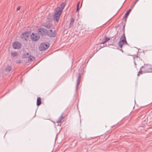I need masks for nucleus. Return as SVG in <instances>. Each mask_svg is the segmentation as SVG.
Wrapping results in <instances>:
<instances>
[{
    "label": "nucleus",
    "instance_id": "3",
    "mask_svg": "<svg viewBox=\"0 0 152 152\" xmlns=\"http://www.w3.org/2000/svg\"><path fill=\"white\" fill-rule=\"evenodd\" d=\"M47 30L44 28H41L37 30V33L39 35L41 36L47 35Z\"/></svg>",
    "mask_w": 152,
    "mask_h": 152
},
{
    "label": "nucleus",
    "instance_id": "6",
    "mask_svg": "<svg viewBox=\"0 0 152 152\" xmlns=\"http://www.w3.org/2000/svg\"><path fill=\"white\" fill-rule=\"evenodd\" d=\"M47 35L50 37H54L56 35V34L55 30H52L51 29L50 31L47 30Z\"/></svg>",
    "mask_w": 152,
    "mask_h": 152
},
{
    "label": "nucleus",
    "instance_id": "31",
    "mask_svg": "<svg viewBox=\"0 0 152 152\" xmlns=\"http://www.w3.org/2000/svg\"><path fill=\"white\" fill-rule=\"evenodd\" d=\"M109 45H112V46H114V45L112 43V44H109L108 45V46H109Z\"/></svg>",
    "mask_w": 152,
    "mask_h": 152
},
{
    "label": "nucleus",
    "instance_id": "23",
    "mask_svg": "<svg viewBox=\"0 0 152 152\" xmlns=\"http://www.w3.org/2000/svg\"><path fill=\"white\" fill-rule=\"evenodd\" d=\"M142 67L140 68V71L138 72V73L137 74V76H139L140 75V74H142Z\"/></svg>",
    "mask_w": 152,
    "mask_h": 152
},
{
    "label": "nucleus",
    "instance_id": "35",
    "mask_svg": "<svg viewBox=\"0 0 152 152\" xmlns=\"http://www.w3.org/2000/svg\"><path fill=\"white\" fill-rule=\"evenodd\" d=\"M122 48H121V49H120V50L122 52H123V50H122Z\"/></svg>",
    "mask_w": 152,
    "mask_h": 152
},
{
    "label": "nucleus",
    "instance_id": "13",
    "mask_svg": "<svg viewBox=\"0 0 152 152\" xmlns=\"http://www.w3.org/2000/svg\"><path fill=\"white\" fill-rule=\"evenodd\" d=\"M110 39V38H108L106 36H105L104 38L102 40V43H101V44H104L106 42L108 41Z\"/></svg>",
    "mask_w": 152,
    "mask_h": 152
},
{
    "label": "nucleus",
    "instance_id": "19",
    "mask_svg": "<svg viewBox=\"0 0 152 152\" xmlns=\"http://www.w3.org/2000/svg\"><path fill=\"white\" fill-rule=\"evenodd\" d=\"M74 22V20L73 18H72L71 19L70 24L69 25V28H70L71 27L73 26V24Z\"/></svg>",
    "mask_w": 152,
    "mask_h": 152
},
{
    "label": "nucleus",
    "instance_id": "8",
    "mask_svg": "<svg viewBox=\"0 0 152 152\" xmlns=\"http://www.w3.org/2000/svg\"><path fill=\"white\" fill-rule=\"evenodd\" d=\"M31 38L33 41H37L38 40L40 37L38 36L36 33H33L30 36Z\"/></svg>",
    "mask_w": 152,
    "mask_h": 152
},
{
    "label": "nucleus",
    "instance_id": "34",
    "mask_svg": "<svg viewBox=\"0 0 152 152\" xmlns=\"http://www.w3.org/2000/svg\"><path fill=\"white\" fill-rule=\"evenodd\" d=\"M100 47H101V48H103V47H104V45H103V46H102V45H100Z\"/></svg>",
    "mask_w": 152,
    "mask_h": 152
},
{
    "label": "nucleus",
    "instance_id": "7",
    "mask_svg": "<svg viewBox=\"0 0 152 152\" xmlns=\"http://www.w3.org/2000/svg\"><path fill=\"white\" fill-rule=\"evenodd\" d=\"M142 68L144 69V72H150L151 68V66L148 64H145L143 66H142Z\"/></svg>",
    "mask_w": 152,
    "mask_h": 152
},
{
    "label": "nucleus",
    "instance_id": "9",
    "mask_svg": "<svg viewBox=\"0 0 152 152\" xmlns=\"http://www.w3.org/2000/svg\"><path fill=\"white\" fill-rule=\"evenodd\" d=\"M21 43L18 42H15L12 44L13 47L15 49H20L21 48Z\"/></svg>",
    "mask_w": 152,
    "mask_h": 152
},
{
    "label": "nucleus",
    "instance_id": "24",
    "mask_svg": "<svg viewBox=\"0 0 152 152\" xmlns=\"http://www.w3.org/2000/svg\"><path fill=\"white\" fill-rule=\"evenodd\" d=\"M125 24H124L123 25V28L122 29V31H123V34H124L125 35Z\"/></svg>",
    "mask_w": 152,
    "mask_h": 152
},
{
    "label": "nucleus",
    "instance_id": "26",
    "mask_svg": "<svg viewBox=\"0 0 152 152\" xmlns=\"http://www.w3.org/2000/svg\"><path fill=\"white\" fill-rule=\"evenodd\" d=\"M21 8V7L20 6H18L17 8V10H20V8Z\"/></svg>",
    "mask_w": 152,
    "mask_h": 152
},
{
    "label": "nucleus",
    "instance_id": "2",
    "mask_svg": "<svg viewBox=\"0 0 152 152\" xmlns=\"http://www.w3.org/2000/svg\"><path fill=\"white\" fill-rule=\"evenodd\" d=\"M55 11V12L53 16V20H54L56 21L57 23H58L62 12L56 9Z\"/></svg>",
    "mask_w": 152,
    "mask_h": 152
},
{
    "label": "nucleus",
    "instance_id": "10",
    "mask_svg": "<svg viewBox=\"0 0 152 152\" xmlns=\"http://www.w3.org/2000/svg\"><path fill=\"white\" fill-rule=\"evenodd\" d=\"M29 33L28 31H25L23 33L21 36V37L22 39H24L26 40L27 38L29 36Z\"/></svg>",
    "mask_w": 152,
    "mask_h": 152
},
{
    "label": "nucleus",
    "instance_id": "22",
    "mask_svg": "<svg viewBox=\"0 0 152 152\" xmlns=\"http://www.w3.org/2000/svg\"><path fill=\"white\" fill-rule=\"evenodd\" d=\"M80 4V1H79L77 4V9H76V12H79L80 8H79V5Z\"/></svg>",
    "mask_w": 152,
    "mask_h": 152
},
{
    "label": "nucleus",
    "instance_id": "33",
    "mask_svg": "<svg viewBox=\"0 0 152 152\" xmlns=\"http://www.w3.org/2000/svg\"><path fill=\"white\" fill-rule=\"evenodd\" d=\"M100 47H101V48H103V47H104V45H103V46H102V45H100Z\"/></svg>",
    "mask_w": 152,
    "mask_h": 152
},
{
    "label": "nucleus",
    "instance_id": "1",
    "mask_svg": "<svg viewBox=\"0 0 152 152\" xmlns=\"http://www.w3.org/2000/svg\"><path fill=\"white\" fill-rule=\"evenodd\" d=\"M118 47L121 48H122L124 45H129L124 34H122L120 38V40L118 42Z\"/></svg>",
    "mask_w": 152,
    "mask_h": 152
},
{
    "label": "nucleus",
    "instance_id": "5",
    "mask_svg": "<svg viewBox=\"0 0 152 152\" xmlns=\"http://www.w3.org/2000/svg\"><path fill=\"white\" fill-rule=\"evenodd\" d=\"M82 75V72L79 73L77 79V84L76 85V91H77L81 81V77Z\"/></svg>",
    "mask_w": 152,
    "mask_h": 152
},
{
    "label": "nucleus",
    "instance_id": "4",
    "mask_svg": "<svg viewBox=\"0 0 152 152\" xmlns=\"http://www.w3.org/2000/svg\"><path fill=\"white\" fill-rule=\"evenodd\" d=\"M49 46V44L48 43L43 42L40 45L39 49L40 51H43L47 49Z\"/></svg>",
    "mask_w": 152,
    "mask_h": 152
},
{
    "label": "nucleus",
    "instance_id": "12",
    "mask_svg": "<svg viewBox=\"0 0 152 152\" xmlns=\"http://www.w3.org/2000/svg\"><path fill=\"white\" fill-rule=\"evenodd\" d=\"M42 26L47 28L49 29L52 26V24L49 22L47 21L43 23Z\"/></svg>",
    "mask_w": 152,
    "mask_h": 152
},
{
    "label": "nucleus",
    "instance_id": "17",
    "mask_svg": "<svg viewBox=\"0 0 152 152\" xmlns=\"http://www.w3.org/2000/svg\"><path fill=\"white\" fill-rule=\"evenodd\" d=\"M29 55H30V54L28 53H25L23 54V55L22 56V57L23 58H28V57H29Z\"/></svg>",
    "mask_w": 152,
    "mask_h": 152
},
{
    "label": "nucleus",
    "instance_id": "25",
    "mask_svg": "<svg viewBox=\"0 0 152 152\" xmlns=\"http://www.w3.org/2000/svg\"><path fill=\"white\" fill-rule=\"evenodd\" d=\"M138 56L137 55H133V59L134 60H135V58H137Z\"/></svg>",
    "mask_w": 152,
    "mask_h": 152
},
{
    "label": "nucleus",
    "instance_id": "16",
    "mask_svg": "<svg viewBox=\"0 0 152 152\" xmlns=\"http://www.w3.org/2000/svg\"><path fill=\"white\" fill-rule=\"evenodd\" d=\"M12 69L11 66L9 65H7L5 68V71L8 72L10 71Z\"/></svg>",
    "mask_w": 152,
    "mask_h": 152
},
{
    "label": "nucleus",
    "instance_id": "28",
    "mask_svg": "<svg viewBox=\"0 0 152 152\" xmlns=\"http://www.w3.org/2000/svg\"><path fill=\"white\" fill-rule=\"evenodd\" d=\"M139 0H136L135 1V2H134V4H136V3L137 2L139 1Z\"/></svg>",
    "mask_w": 152,
    "mask_h": 152
},
{
    "label": "nucleus",
    "instance_id": "32",
    "mask_svg": "<svg viewBox=\"0 0 152 152\" xmlns=\"http://www.w3.org/2000/svg\"><path fill=\"white\" fill-rule=\"evenodd\" d=\"M152 72V68L151 67L150 72Z\"/></svg>",
    "mask_w": 152,
    "mask_h": 152
},
{
    "label": "nucleus",
    "instance_id": "20",
    "mask_svg": "<svg viewBox=\"0 0 152 152\" xmlns=\"http://www.w3.org/2000/svg\"><path fill=\"white\" fill-rule=\"evenodd\" d=\"M131 11V9H130L128 10L126 12L125 14V15L124 17V18H125L126 17L129 15V12Z\"/></svg>",
    "mask_w": 152,
    "mask_h": 152
},
{
    "label": "nucleus",
    "instance_id": "18",
    "mask_svg": "<svg viewBox=\"0 0 152 152\" xmlns=\"http://www.w3.org/2000/svg\"><path fill=\"white\" fill-rule=\"evenodd\" d=\"M11 56L13 57H15L18 56V53L15 52H12L11 53Z\"/></svg>",
    "mask_w": 152,
    "mask_h": 152
},
{
    "label": "nucleus",
    "instance_id": "29",
    "mask_svg": "<svg viewBox=\"0 0 152 152\" xmlns=\"http://www.w3.org/2000/svg\"><path fill=\"white\" fill-rule=\"evenodd\" d=\"M83 70H84V68H83H83H81V70H80L81 72H82V73H83Z\"/></svg>",
    "mask_w": 152,
    "mask_h": 152
},
{
    "label": "nucleus",
    "instance_id": "11",
    "mask_svg": "<svg viewBox=\"0 0 152 152\" xmlns=\"http://www.w3.org/2000/svg\"><path fill=\"white\" fill-rule=\"evenodd\" d=\"M66 5V4L65 3L63 2L60 4V6L58 8H57L56 9L62 13L63 10L65 7Z\"/></svg>",
    "mask_w": 152,
    "mask_h": 152
},
{
    "label": "nucleus",
    "instance_id": "37",
    "mask_svg": "<svg viewBox=\"0 0 152 152\" xmlns=\"http://www.w3.org/2000/svg\"><path fill=\"white\" fill-rule=\"evenodd\" d=\"M82 3H81V7L82 6Z\"/></svg>",
    "mask_w": 152,
    "mask_h": 152
},
{
    "label": "nucleus",
    "instance_id": "21",
    "mask_svg": "<svg viewBox=\"0 0 152 152\" xmlns=\"http://www.w3.org/2000/svg\"><path fill=\"white\" fill-rule=\"evenodd\" d=\"M28 61H33V59L32 58H33L34 60L35 59V58L34 57L30 55H29V57H28Z\"/></svg>",
    "mask_w": 152,
    "mask_h": 152
},
{
    "label": "nucleus",
    "instance_id": "36",
    "mask_svg": "<svg viewBox=\"0 0 152 152\" xmlns=\"http://www.w3.org/2000/svg\"><path fill=\"white\" fill-rule=\"evenodd\" d=\"M116 37H115V38H114V39H116Z\"/></svg>",
    "mask_w": 152,
    "mask_h": 152
},
{
    "label": "nucleus",
    "instance_id": "30",
    "mask_svg": "<svg viewBox=\"0 0 152 152\" xmlns=\"http://www.w3.org/2000/svg\"><path fill=\"white\" fill-rule=\"evenodd\" d=\"M135 4H134V3L133 4H132L131 6V8H133Z\"/></svg>",
    "mask_w": 152,
    "mask_h": 152
},
{
    "label": "nucleus",
    "instance_id": "15",
    "mask_svg": "<svg viewBox=\"0 0 152 152\" xmlns=\"http://www.w3.org/2000/svg\"><path fill=\"white\" fill-rule=\"evenodd\" d=\"M63 113L59 117L58 119L56 121V123H59L61 122L62 120L64 118V117L63 116Z\"/></svg>",
    "mask_w": 152,
    "mask_h": 152
},
{
    "label": "nucleus",
    "instance_id": "14",
    "mask_svg": "<svg viewBox=\"0 0 152 152\" xmlns=\"http://www.w3.org/2000/svg\"><path fill=\"white\" fill-rule=\"evenodd\" d=\"M41 104V98L40 97H38L37 98V105L38 106H39Z\"/></svg>",
    "mask_w": 152,
    "mask_h": 152
},
{
    "label": "nucleus",
    "instance_id": "27",
    "mask_svg": "<svg viewBox=\"0 0 152 152\" xmlns=\"http://www.w3.org/2000/svg\"><path fill=\"white\" fill-rule=\"evenodd\" d=\"M16 62L17 63H20V60H16Z\"/></svg>",
    "mask_w": 152,
    "mask_h": 152
}]
</instances>
